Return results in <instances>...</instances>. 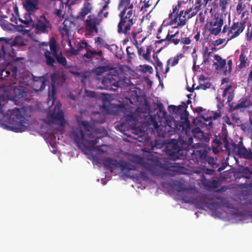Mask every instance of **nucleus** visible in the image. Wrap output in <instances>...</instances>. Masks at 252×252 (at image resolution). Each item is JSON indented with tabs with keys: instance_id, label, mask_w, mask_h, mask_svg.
<instances>
[{
	"instance_id": "obj_1",
	"label": "nucleus",
	"mask_w": 252,
	"mask_h": 252,
	"mask_svg": "<svg viewBox=\"0 0 252 252\" xmlns=\"http://www.w3.org/2000/svg\"><path fill=\"white\" fill-rule=\"evenodd\" d=\"M70 137L77 144L78 147L85 154L93 150L102 153L104 152L101 147L105 146V144L101 143L99 146H95L103 137H95V135L92 132L87 133L85 135L80 127H73L71 131Z\"/></svg>"
},
{
	"instance_id": "obj_2",
	"label": "nucleus",
	"mask_w": 252,
	"mask_h": 252,
	"mask_svg": "<svg viewBox=\"0 0 252 252\" xmlns=\"http://www.w3.org/2000/svg\"><path fill=\"white\" fill-rule=\"evenodd\" d=\"M5 104H0V113L6 118L9 123V129L15 132L25 131L29 126V120L24 117L25 110L24 108H15L5 112Z\"/></svg>"
},
{
	"instance_id": "obj_3",
	"label": "nucleus",
	"mask_w": 252,
	"mask_h": 252,
	"mask_svg": "<svg viewBox=\"0 0 252 252\" xmlns=\"http://www.w3.org/2000/svg\"><path fill=\"white\" fill-rule=\"evenodd\" d=\"M119 17L120 21L118 25V33L124 34L127 38H130L129 31L136 21L134 11L123 10L119 13Z\"/></svg>"
},
{
	"instance_id": "obj_4",
	"label": "nucleus",
	"mask_w": 252,
	"mask_h": 252,
	"mask_svg": "<svg viewBox=\"0 0 252 252\" xmlns=\"http://www.w3.org/2000/svg\"><path fill=\"white\" fill-rule=\"evenodd\" d=\"M50 77L52 83L51 87L49 88L48 91V101H52V104L53 105L56 99V85L62 86L63 84L66 81V77L64 74L55 72L51 74Z\"/></svg>"
},
{
	"instance_id": "obj_5",
	"label": "nucleus",
	"mask_w": 252,
	"mask_h": 252,
	"mask_svg": "<svg viewBox=\"0 0 252 252\" xmlns=\"http://www.w3.org/2000/svg\"><path fill=\"white\" fill-rule=\"evenodd\" d=\"M183 148L182 146H179V142L177 140L172 139L166 146L165 152L172 160L183 159L186 154L184 153Z\"/></svg>"
},
{
	"instance_id": "obj_6",
	"label": "nucleus",
	"mask_w": 252,
	"mask_h": 252,
	"mask_svg": "<svg viewBox=\"0 0 252 252\" xmlns=\"http://www.w3.org/2000/svg\"><path fill=\"white\" fill-rule=\"evenodd\" d=\"M104 166L107 168L117 169L120 168L121 170L126 175L131 170H135V166L124 160L118 161L116 159L108 158L105 160Z\"/></svg>"
},
{
	"instance_id": "obj_7",
	"label": "nucleus",
	"mask_w": 252,
	"mask_h": 252,
	"mask_svg": "<svg viewBox=\"0 0 252 252\" xmlns=\"http://www.w3.org/2000/svg\"><path fill=\"white\" fill-rule=\"evenodd\" d=\"M104 166L107 168L117 169L120 168L121 170L126 175L131 170H135V166L124 160L118 161L116 159L108 158L105 160Z\"/></svg>"
},
{
	"instance_id": "obj_8",
	"label": "nucleus",
	"mask_w": 252,
	"mask_h": 252,
	"mask_svg": "<svg viewBox=\"0 0 252 252\" xmlns=\"http://www.w3.org/2000/svg\"><path fill=\"white\" fill-rule=\"evenodd\" d=\"M32 26L35 28L37 34H48L52 29V24L43 15L40 17L37 23L33 24Z\"/></svg>"
},
{
	"instance_id": "obj_9",
	"label": "nucleus",
	"mask_w": 252,
	"mask_h": 252,
	"mask_svg": "<svg viewBox=\"0 0 252 252\" xmlns=\"http://www.w3.org/2000/svg\"><path fill=\"white\" fill-rule=\"evenodd\" d=\"M18 68L16 66L9 64L5 69L0 68V77L1 79L14 82L17 79Z\"/></svg>"
},
{
	"instance_id": "obj_10",
	"label": "nucleus",
	"mask_w": 252,
	"mask_h": 252,
	"mask_svg": "<svg viewBox=\"0 0 252 252\" xmlns=\"http://www.w3.org/2000/svg\"><path fill=\"white\" fill-rule=\"evenodd\" d=\"M161 32V28L159 29L157 37V38L160 39L156 41V43L161 44L163 42L167 41V44L173 43L175 45H177L180 43V39L177 37V35L179 33V31L178 30L175 32L174 33H173V30H169L165 38H161V36L160 35V33Z\"/></svg>"
},
{
	"instance_id": "obj_11",
	"label": "nucleus",
	"mask_w": 252,
	"mask_h": 252,
	"mask_svg": "<svg viewBox=\"0 0 252 252\" xmlns=\"http://www.w3.org/2000/svg\"><path fill=\"white\" fill-rule=\"evenodd\" d=\"M246 22L242 20L240 22H233L232 26L230 27L229 31L227 32V35H231L227 40V42L232 39L238 37L244 30L245 28Z\"/></svg>"
},
{
	"instance_id": "obj_12",
	"label": "nucleus",
	"mask_w": 252,
	"mask_h": 252,
	"mask_svg": "<svg viewBox=\"0 0 252 252\" xmlns=\"http://www.w3.org/2000/svg\"><path fill=\"white\" fill-rule=\"evenodd\" d=\"M160 119L165 120V124L164 125V126H167L175 130L180 131L182 133H184L186 135V136H187V133H188L190 130L189 124L187 125V123H182V122L177 121L176 120H174L172 122L166 119L165 118H161Z\"/></svg>"
},
{
	"instance_id": "obj_13",
	"label": "nucleus",
	"mask_w": 252,
	"mask_h": 252,
	"mask_svg": "<svg viewBox=\"0 0 252 252\" xmlns=\"http://www.w3.org/2000/svg\"><path fill=\"white\" fill-rule=\"evenodd\" d=\"M9 39L5 37H0V42H4V44L2 45L1 50H0V61L1 59L5 60L6 56H12L11 51L14 54V50L12 47L14 44H10L9 43Z\"/></svg>"
},
{
	"instance_id": "obj_14",
	"label": "nucleus",
	"mask_w": 252,
	"mask_h": 252,
	"mask_svg": "<svg viewBox=\"0 0 252 252\" xmlns=\"http://www.w3.org/2000/svg\"><path fill=\"white\" fill-rule=\"evenodd\" d=\"M233 149L237 151V154L244 158L252 159V152L251 150H247L244 146L242 141H240L238 144L232 143Z\"/></svg>"
},
{
	"instance_id": "obj_15",
	"label": "nucleus",
	"mask_w": 252,
	"mask_h": 252,
	"mask_svg": "<svg viewBox=\"0 0 252 252\" xmlns=\"http://www.w3.org/2000/svg\"><path fill=\"white\" fill-rule=\"evenodd\" d=\"M233 149L237 151V154L244 158L252 159V152L251 150H247L244 146L242 141H240L238 144L232 143Z\"/></svg>"
},
{
	"instance_id": "obj_16",
	"label": "nucleus",
	"mask_w": 252,
	"mask_h": 252,
	"mask_svg": "<svg viewBox=\"0 0 252 252\" xmlns=\"http://www.w3.org/2000/svg\"><path fill=\"white\" fill-rule=\"evenodd\" d=\"M193 152L201 161L205 160L212 167L216 168L219 166L216 159L207 155V151H194Z\"/></svg>"
},
{
	"instance_id": "obj_17",
	"label": "nucleus",
	"mask_w": 252,
	"mask_h": 252,
	"mask_svg": "<svg viewBox=\"0 0 252 252\" xmlns=\"http://www.w3.org/2000/svg\"><path fill=\"white\" fill-rule=\"evenodd\" d=\"M13 95L10 98L14 101H18L19 99L25 98L27 96V92L25 87L20 86L18 87H14Z\"/></svg>"
},
{
	"instance_id": "obj_18",
	"label": "nucleus",
	"mask_w": 252,
	"mask_h": 252,
	"mask_svg": "<svg viewBox=\"0 0 252 252\" xmlns=\"http://www.w3.org/2000/svg\"><path fill=\"white\" fill-rule=\"evenodd\" d=\"M158 106L159 109V112L163 114V117H162V118H165V115H166V112L165 110H163L164 109L163 104L162 103H159ZM160 118H161V117H159L158 115L157 117H156L155 118H152V121L153 122L154 127L156 129L158 128L160 126H163L162 124V121H165V120H161Z\"/></svg>"
},
{
	"instance_id": "obj_19",
	"label": "nucleus",
	"mask_w": 252,
	"mask_h": 252,
	"mask_svg": "<svg viewBox=\"0 0 252 252\" xmlns=\"http://www.w3.org/2000/svg\"><path fill=\"white\" fill-rule=\"evenodd\" d=\"M158 165L162 169L166 170L169 172H173V173H168V174L174 176L176 175L175 172L177 170H175L176 166L172 165V163H168L167 161L164 159H160V160H158Z\"/></svg>"
},
{
	"instance_id": "obj_20",
	"label": "nucleus",
	"mask_w": 252,
	"mask_h": 252,
	"mask_svg": "<svg viewBox=\"0 0 252 252\" xmlns=\"http://www.w3.org/2000/svg\"><path fill=\"white\" fill-rule=\"evenodd\" d=\"M101 22V19L95 17L94 15H90L88 16L86 21L87 27L92 30L97 31V25H98Z\"/></svg>"
},
{
	"instance_id": "obj_21",
	"label": "nucleus",
	"mask_w": 252,
	"mask_h": 252,
	"mask_svg": "<svg viewBox=\"0 0 252 252\" xmlns=\"http://www.w3.org/2000/svg\"><path fill=\"white\" fill-rule=\"evenodd\" d=\"M40 0H25L23 3L25 8L28 12H34L38 9V5Z\"/></svg>"
},
{
	"instance_id": "obj_22",
	"label": "nucleus",
	"mask_w": 252,
	"mask_h": 252,
	"mask_svg": "<svg viewBox=\"0 0 252 252\" xmlns=\"http://www.w3.org/2000/svg\"><path fill=\"white\" fill-rule=\"evenodd\" d=\"M104 83L108 87H115L116 88L120 86V79L118 76H109L104 80Z\"/></svg>"
},
{
	"instance_id": "obj_23",
	"label": "nucleus",
	"mask_w": 252,
	"mask_h": 252,
	"mask_svg": "<svg viewBox=\"0 0 252 252\" xmlns=\"http://www.w3.org/2000/svg\"><path fill=\"white\" fill-rule=\"evenodd\" d=\"M214 58L217 61V63L215 62L213 64L215 67L216 70H220L224 68L226 64V60L217 54L215 55Z\"/></svg>"
},
{
	"instance_id": "obj_24",
	"label": "nucleus",
	"mask_w": 252,
	"mask_h": 252,
	"mask_svg": "<svg viewBox=\"0 0 252 252\" xmlns=\"http://www.w3.org/2000/svg\"><path fill=\"white\" fill-rule=\"evenodd\" d=\"M77 120L79 125L84 127L86 133L92 132L95 135V134L97 132L96 129L94 128L89 122L87 121H80L78 119H77Z\"/></svg>"
},
{
	"instance_id": "obj_25",
	"label": "nucleus",
	"mask_w": 252,
	"mask_h": 252,
	"mask_svg": "<svg viewBox=\"0 0 252 252\" xmlns=\"http://www.w3.org/2000/svg\"><path fill=\"white\" fill-rule=\"evenodd\" d=\"M33 80L34 82V86H36L37 87L39 86L38 88L35 89L36 91H42L45 89L46 87V80L44 77H34L33 78Z\"/></svg>"
},
{
	"instance_id": "obj_26",
	"label": "nucleus",
	"mask_w": 252,
	"mask_h": 252,
	"mask_svg": "<svg viewBox=\"0 0 252 252\" xmlns=\"http://www.w3.org/2000/svg\"><path fill=\"white\" fill-rule=\"evenodd\" d=\"M92 7L89 2H86L84 3L80 12L78 15V18L84 19L85 17L91 12Z\"/></svg>"
},
{
	"instance_id": "obj_27",
	"label": "nucleus",
	"mask_w": 252,
	"mask_h": 252,
	"mask_svg": "<svg viewBox=\"0 0 252 252\" xmlns=\"http://www.w3.org/2000/svg\"><path fill=\"white\" fill-rule=\"evenodd\" d=\"M183 56L182 54L177 55L173 58H171L168 59L167 62V65L165 70V73H167L169 70V65L171 64L172 66H174L178 63L179 59L183 58Z\"/></svg>"
},
{
	"instance_id": "obj_28",
	"label": "nucleus",
	"mask_w": 252,
	"mask_h": 252,
	"mask_svg": "<svg viewBox=\"0 0 252 252\" xmlns=\"http://www.w3.org/2000/svg\"><path fill=\"white\" fill-rule=\"evenodd\" d=\"M179 142L182 145V148L186 149L192 145L193 143V138L192 137H189L188 134L187 136L185 134L183 136V138L179 137Z\"/></svg>"
},
{
	"instance_id": "obj_29",
	"label": "nucleus",
	"mask_w": 252,
	"mask_h": 252,
	"mask_svg": "<svg viewBox=\"0 0 252 252\" xmlns=\"http://www.w3.org/2000/svg\"><path fill=\"white\" fill-rule=\"evenodd\" d=\"M131 0H121L119 5V9L123 8V10L126 9V11L131 10H133V4L130 3Z\"/></svg>"
},
{
	"instance_id": "obj_30",
	"label": "nucleus",
	"mask_w": 252,
	"mask_h": 252,
	"mask_svg": "<svg viewBox=\"0 0 252 252\" xmlns=\"http://www.w3.org/2000/svg\"><path fill=\"white\" fill-rule=\"evenodd\" d=\"M251 105L249 99L247 97L241 98L239 102L235 106L234 109H238L240 108H245Z\"/></svg>"
},
{
	"instance_id": "obj_31",
	"label": "nucleus",
	"mask_w": 252,
	"mask_h": 252,
	"mask_svg": "<svg viewBox=\"0 0 252 252\" xmlns=\"http://www.w3.org/2000/svg\"><path fill=\"white\" fill-rule=\"evenodd\" d=\"M51 118L56 121H60L61 125L63 126L65 123L64 119V113L62 111H59L57 113H52L51 115Z\"/></svg>"
},
{
	"instance_id": "obj_32",
	"label": "nucleus",
	"mask_w": 252,
	"mask_h": 252,
	"mask_svg": "<svg viewBox=\"0 0 252 252\" xmlns=\"http://www.w3.org/2000/svg\"><path fill=\"white\" fill-rule=\"evenodd\" d=\"M44 56L46 60V64L48 66H54L56 61L54 57L51 56V52L48 50L44 52Z\"/></svg>"
},
{
	"instance_id": "obj_33",
	"label": "nucleus",
	"mask_w": 252,
	"mask_h": 252,
	"mask_svg": "<svg viewBox=\"0 0 252 252\" xmlns=\"http://www.w3.org/2000/svg\"><path fill=\"white\" fill-rule=\"evenodd\" d=\"M240 64L238 65V67L240 69H243L246 67L248 59L246 55L244 52H242L239 56Z\"/></svg>"
},
{
	"instance_id": "obj_34",
	"label": "nucleus",
	"mask_w": 252,
	"mask_h": 252,
	"mask_svg": "<svg viewBox=\"0 0 252 252\" xmlns=\"http://www.w3.org/2000/svg\"><path fill=\"white\" fill-rule=\"evenodd\" d=\"M202 0H196L195 3L190 7V8H187L185 10V15H188L191 12L192 10H196V11H199L201 9V6L202 5Z\"/></svg>"
},
{
	"instance_id": "obj_35",
	"label": "nucleus",
	"mask_w": 252,
	"mask_h": 252,
	"mask_svg": "<svg viewBox=\"0 0 252 252\" xmlns=\"http://www.w3.org/2000/svg\"><path fill=\"white\" fill-rule=\"evenodd\" d=\"M172 187L174 189L179 192L184 191L186 190V189L184 184L179 181H176L173 183Z\"/></svg>"
},
{
	"instance_id": "obj_36",
	"label": "nucleus",
	"mask_w": 252,
	"mask_h": 252,
	"mask_svg": "<svg viewBox=\"0 0 252 252\" xmlns=\"http://www.w3.org/2000/svg\"><path fill=\"white\" fill-rule=\"evenodd\" d=\"M186 15L185 14L183 16L178 17V20H179V22H177V24L176 26L173 27V29L178 28L179 27H182L185 26L187 23L188 18H186Z\"/></svg>"
},
{
	"instance_id": "obj_37",
	"label": "nucleus",
	"mask_w": 252,
	"mask_h": 252,
	"mask_svg": "<svg viewBox=\"0 0 252 252\" xmlns=\"http://www.w3.org/2000/svg\"><path fill=\"white\" fill-rule=\"evenodd\" d=\"M108 70L109 67L108 66H99L94 69L93 72L97 75H101Z\"/></svg>"
},
{
	"instance_id": "obj_38",
	"label": "nucleus",
	"mask_w": 252,
	"mask_h": 252,
	"mask_svg": "<svg viewBox=\"0 0 252 252\" xmlns=\"http://www.w3.org/2000/svg\"><path fill=\"white\" fill-rule=\"evenodd\" d=\"M49 45L51 51L53 52V56L57 55L58 53L57 46L56 41L54 38L51 39Z\"/></svg>"
},
{
	"instance_id": "obj_39",
	"label": "nucleus",
	"mask_w": 252,
	"mask_h": 252,
	"mask_svg": "<svg viewBox=\"0 0 252 252\" xmlns=\"http://www.w3.org/2000/svg\"><path fill=\"white\" fill-rule=\"evenodd\" d=\"M54 58H55L57 61V62L62 64L63 66H66L67 65V61L66 58L62 56V53L60 55H59L58 53L57 54V55L53 56Z\"/></svg>"
},
{
	"instance_id": "obj_40",
	"label": "nucleus",
	"mask_w": 252,
	"mask_h": 252,
	"mask_svg": "<svg viewBox=\"0 0 252 252\" xmlns=\"http://www.w3.org/2000/svg\"><path fill=\"white\" fill-rule=\"evenodd\" d=\"M157 75L159 77L158 75V73H165V70L163 69V67L162 63L159 61V60L157 58V61H156V65H155Z\"/></svg>"
},
{
	"instance_id": "obj_41",
	"label": "nucleus",
	"mask_w": 252,
	"mask_h": 252,
	"mask_svg": "<svg viewBox=\"0 0 252 252\" xmlns=\"http://www.w3.org/2000/svg\"><path fill=\"white\" fill-rule=\"evenodd\" d=\"M139 33V32H131V36L132 37L135 39V42H136V48H137V51H138V54L139 56H142L143 54V50L142 49V48L141 47H139L137 45V40H136V35H137V34Z\"/></svg>"
},
{
	"instance_id": "obj_42",
	"label": "nucleus",
	"mask_w": 252,
	"mask_h": 252,
	"mask_svg": "<svg viewBox=\"0 0 252 252\" xmlns=\"http://www.w3.org/2000/svg\"><path fill=\"white\" fill-rule=\"evenodd\" d=\"M188 106L185 102H182V105H179L176 106L177 115L186 112V109Z\"/></svg>"
},
{
	"instance_id": "obj_43",
	"label": "nucleus",
	"mask_w": 252,
	"mask_h": 252,
	"mask_svg": "<svg viewBox=\"0 0 252 252\" xmlns=\"http://www.w3.org/2000/svg\"><path fill=\"white\" fill-rule=\"evenodd\" d=\"M152 49L151 46L147 47L146 52L142 55L143 58L146 61H149L150 60V54L151 53Z\"/></svg>"
},
{
	"instance_id": "obj_44",
	"label": "nucleus",
	"mask_w": 252,
	"mask_h": 252,
	"mask_svg": "<svg viewBox=\"0 0 252 252\" xmlns=\"http://www.w3.org/2000/svg\"><path fill=\"white\" fill-rule=\"evenodd\" d=\"M127 54L129 58H133L135 56V48L133 47H127L126 49Z\"/></svg>"
},
{
	"instance_id": "obj_45",
	"label": "nucleus",
	"mask_w": 252,
	"mask_h": 252,
	"mask_svg": "<svg viewBox=\"0 0 252 252\" xmlns=\"http://www.w3.org/2000/svg\"><path fill=\"white\" fill-rule=\"evenodd\" d=\"M180 122L183 123H187L186 124H189L190 126V122L189 120L188 114H187L186 112L180 114Z\"/></svg>"
},
{
	"instance_id": "obj_46",
	"label": "nucleus",
	"mask_w": 252,
	"mask_h": 252,
	"mask_svg": "<svg viewBox=\"0 0 252 252\" xmlns=\"http://www.w3.org/2000/svg\"><path fill=\"white\" fill-rule=\"evenodd\" d=\"M230 0H220L219 5L221 8L222 11L224 12L226 10L227 5Z\"/></svg>"
},
{
	"instance_id": "obj_47",
	"label": "nucleus",
	"mask_w": 252,
	"mask_h": 252,
	"mask_svg": "<svg viewBox=\"0 0 252 252\" xmlns=\"http://www.w3.org/2000/svg\"><path fill=\"white\" fill-rule=\"evenodd\" d=\"M185 14V11L184 10L181 11L179 13H178L177 15H175L173 19L170 22V25H172L174 24H176L178 22V17L183 16Z\"/></svg>"
},
{
	"instance_id": "obj_48",
	"label": "nucleus",
	"mask_w": 252,
	"mask_h": 252,
	"mask_svg": "<svg viewBox=\"0 0 252 252\" xmlns=\"http://www.w3.org/2000/svg\"><path fill=\"white\" fill-rule=\"evenodd\" d=\"M222 26L219 24V26L216 28H213L210 29L209 32L211 34H214L215 35H218L221 32Z\"/></svg>"
},
{
	"instance_id": "obj_49",
	"label": "nucleus",
	"mask_w": 252,
	"mask_h": 252,
	"mask_svg": "<svg viewBox=\"0 0 252 252\" xmlns=\"http://www.w3.org/2000/svg\"><path fill=\"white\" fill-rule=\"evenodd\" d=\"M83 49V46L82 45L79 44V46L77 48V49H74L73 47H71L70 49V53L72 55H76L79 54V52Z\"/></svg>"
},
{
	"instance_id": "obj_50",
	"label": "nucleus",
	"mask_w": 252,
	"mask_h": 252,
	"mask_svg": "<svg viewBox=\"0 0 252 252\" xmlns=\"http://www.w3.org/2000/svg\"><path fill=\"white\" fill-rule=\"evenodd\" d=\"M246 7V5L243 3V1L239 2L236 6L237 12L240 14L242 11L244 10Z\"/></svg>"
},
{
	"instance_id": "obj_51",
	"label": "nucleus",
	"mask_w": 252,
	"mask_h": 252,
	"mask_svg": "<svg viewBox=\"0 0 252 252\" xmlns=\"http://www.w3.org/2000/svg\"><path fill=\"white\" fill-rule=\"evenodd\" d=\"M243 173L245 175V178L247 179H250L251 178L250 175L252 174V168L250 169L249 167H246L243 170Z\"/></svg>"
},
{
	"instance_id": "obj_52",
	"label": "nucleus",
	"mask_w": 252,
	"mask_h": 252,
	"mask_svg": "<svg viewBox=\"0 0 252 252\" xmlns=\"http://www.w3.org/2000/svg\"><path fill=\"white\" fill-rule=\"evenodd\" d=\"M87 50V53L84 54L83 55L84 57L87 58L88 59H92V57L94 56L93 50H91V49H86Z\"/></svg>"
},
{
	"instance_id": "obj_53",
	"label": "nucleus",
	"mask_w": 252,
	"mask_h": 252,
	"mask_svg": "<svg viewBox=\"0 0 252 252\" xmlns=\"http://www.w3.org/2000/svg\"><path fill=\"white\" fill-rule=\"evenodd\" d=\"M144 4L142 6L141 8V11L143 13L146 12L147 11V9L151 5V4L150 3V1H148L146 2L144 1Z\"/></svg>"
},
{
	"instance_id": "obj_54",
	"label": "nucleus",
	"mask_w": 252,
	"mask_h": 252,
	"mask_svg": "<svg viewBox=\"0 0 252 252\" xmlns=\"http://www.w3.org/2000/svg\"><path fill=\"white\" fill-rule=\"evenodd\" d=\"M24 18L26 20V23H30L31 24L32 23V20L30 13H25Z\"/></svg>"
},
{
	"instance_id": "obj_55",
	"label": "nucleus",
	"mask_w": 252,
	"mask_h": 252,
	"mask_svg": "<svg viewBox=\"0 0 252 252\" xmlns=\"http://www.w3.org/2000/svg\"><path fill=\"white\" fill-rule=\"evenodd\" d=\"M221 116L220 114L219 113L216 112L214 114L213 116H210L209 118L207 117L206 118H204L205 121H207L209 120H216L218 118L220 117Z\"/></svg>"
},
{
	"instance_id": "obj_56",
	"label": "nucleus",
	"mask_w": 252,
	"mask_h": 252,
	"mask_svg": "<svg viewBox=\"0 0 252 252\" xmlns=\"http://www.w3.org/2000/svg\"><path fill=\"white\" fill-rule=\"evenodd\" d=\"M220 26H222V25L223 24V20L222 18L218 19L217 18L216 19V21L215 22H213V27H215V26L219 27V24H220Z\"/></svg>"
},
{
	"instance_id": "obj_57",
	"label": "nucleus",
	"mask_w": 252,
	"mask_h": 252,
	"mask_svg": "<svg viewBox=\"0 0 252 252\" xmlns=\"http://www.w3.org/2000/svg\"><path fill=\"white\" fill-rule=\"evenodd\" d=\"M180 42L181 44L188 45V44H189L190 43V40L189 37L182 38L180 39Z\"/></svg>"
},
{
	"instance_id": "obj_58",
	"label": "nucleus",
	"mask_w": 252,
	"mask_h": 252,
	"mask_svg": "<svg viewBox=\"0 0 252 252\" xmlns=\"http://www.w3.org/2000/svg\"><path fill=\"white\" fill-rule=\"evenodd\" d=\"M247 40L249 41H250L252 40V27L251 28V31H250L249 28L248 29V32L246 33Z\"/></svg>"
},
{
	"instance_id": "obj_59",
	"label": "nucleus",
	"mask_w": 252,
	"mask_h": 252,
	"mask_svg": "<svg viewBox=\"0 0 252 252\" xmlns=\"http://www.w3.org/2000/svg\"><path fill=\"white\" fill-rule=\"evenodd\" d=\"M213 21H209L206 23L204 28L206 30L209 31L210 29L213 28Z\"/></svg>"
},
{
	"instance_id": "obj_60",
	"label": "nucleus",
	"mask_w": 252,
	"mask_h": 252,
	"mask_svg": "<svg viewBox=\"0 0 252 252\" xmlns=\"http://www.w3.org/2000/svg\"><path fill=\"white\" fill-rule=\"evenodd\" d=\"M225 40V39H218L214 41L213 45L214 46H218L220 45H221L224 42Z\"/></svg>"
},
{
	"instance_id": "obj_61",
	"label": "nucleus",
	"mask_w": 252,
	"mask_h": 252,
	"mask_svg": "<svg viewBox=\"0 0 252 252\" xmlns=\"http://www.w3.org/2000/svg\"><path fill=\"white\" fill-rule=\"evenodd\" d=\"M110 3V1H107L106 2H105V4L102 6L101 9L100 10V11L98 13V16H100V15L102 14L104 11H105L108 7V4Z\"/></svg>"
},
{
	"instance_id": "obj_62",
	"label": "nucleus",
	"mask_w": 252,
	"mask_h": 252,
	"mask_svg": "<svg viewBox=\"0 0 252 252\" xmlns=\"http://www.w3.org/2000/svg\"><path fill=\"white\" fill-rule=\"evenodd\" d=\"M232 87L231 85H227L226 88L224 89L223 90V93H222V97H224L226 96L227 95V93L228 92V91L229 90H231L232 89Z\"/></svg>"
},
{
	"instance_id": "obj_63",
	"label": "nucleus",
	"mask_w": 252,
	"mask_h": 252,
	"mask_svg": "<svg viewBox=\"0 0 252 252\" xmlns=\"http://www.w3.org/2000/svg\"><path fill=\"white\" fill-rule=\"evenodd\" d=\"M234 91L231 92H229L228 93V95L227 96V100L228 102H230L234 98Z\"/></svg>"
},
{
	"instance_id": "obj_64",
	"label": "nucleus",
	"mask_w": 252,
	"mask_h": 252,
	"mask_svg": "<svg viewBox=\"0 0 252 252\" xmlns=\"http://www.w3.org/2000/svg\"><path fill=\"white\" fill-rule=\"evenodd\" d=\"M247 82L249 84H252V70H250L247 79Z\"/></svg>"
}]
</instances>
